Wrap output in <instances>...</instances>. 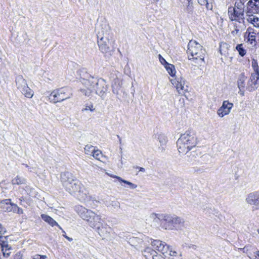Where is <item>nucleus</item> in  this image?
<instances>
[{"label": "nucleus", "instance_id": "1", "mask_svg": "<svg viewBox=\"0 0 259 259\" xmlns=\"http://www.w3.org/2000/svg\"><path fill=\"white\" fill-rule=\"evenodd\" d=\"M101 30L97 34L98 45L101 52L105 56H111L114 51L113 41L108 38L109 27L108 25H102Z\"/></svg>", "mask_w": 259, "mask_h": 259}, {"label": "nucleus", "instance_id": "2", "mask_svg": "<svg viewBox=\"0 0 259 259\" xmlns=\"http://www.w3.org/2000/svg\"><path fill=\"white\" fill-rule=\"evenodd\" d=\"M60 180L63 187L70 194H75L80 192L82 185L71 172L65 171L61 173Z\"/></svg>", "mask_w": 259, "mask_h": 259}, {"label": "nucleus", "instance_id": "3", "mask_svg": "<svg viewBox=\"0 0 259 259\" xmlns=\"http://www.w3.org/2000/svg\"><path fill=\"white\" fill-rule=\"evenodd\" d=\"M197 144V138L195 133L190 131L182 134L177 142L179 152L185 154L195 148Z\"/></svg>", "mask_w": 259, "mask_h": 259}, {"label": "nucleus", "instance_id": "4", "mask_svg": "<svg viewBox=\"0 0 259 259\" xmlns=\"http://www.w3.org/2000/svg\"><path fill=\"white\" fill-rule=\"evenodd\" d=\"M187 53L192 57L191 58H189V60L192 61L193 65H202L204 64L205 50L195 40H191L189 41Z\"/></svg>", "mask_w": 259, "mask_h": 259}, {"label": "nucleus", "instance_id": "5", "mask_svg": "<svg viewBox=\"0 0 259 259\" xmlns=\"http://www.w3.org/2000/svg\"><path fill=\"white\" fill-rule=\"evenodd\" d=\"M79 72L80 78L87 80V82L91 84L93 91H95L99 96L103 97L108 89L105 80L102 78L97 79L91 77L84 69L80 70Z\"/></svg>", "mask_w": 259, "mask_h": 259}, {"label": "nucleus", "instance_id": "6", "mask_svg": "<svg viewBox=\"0 0 259 259\" xmlns=\"http://www.w3.org/2000/svg\"><path fill=\"white\" fill-rule=\"evenodd\" d=\"M72 96L71 89L68 87H64L53 91L48 97L51 102L56 103L69 99Z\"/></svg>", "mask_w": 259, "mask_h": 259}, {"label": "nucleus", "instance_id": "7", "mask_svg": "<svg viewBox=\"0 0 259 259\" xmlns=\"http://www.w3.org/2000/svg\"><path fill=\"white\" fill-rule=\"evenodd\" d=\"M78 215L83 220L87 221L91 227L95 226L94 224L100 220L101 216L97 215L91 210L88 209L82 206L77 207Z\"/></svg>", "mask_w": 259, "mask_h": 259}, {"label": "nucleus", "instance_id": "8", "mask_svg": "<svg viewBox=\"0 0 259 259\" xmlns=\"http://www.w3.org/2000/svg\"><path fill=\"white\" fill-rule=\"evenodd\" d=\"M161 217L163 218L162 227L166 230H172L175 228L183 226L184 220L175 215L164 214Z\"/></svg>", "mask_w": 259, "mask_h": 259}, {"label": "nucleus", "instance_id": "9", "mask_svg": "<svg viewBox=\"0 0 259 259\" xmlns=\"http://www.w3.org/2000/svg\"><path fill=\"white\" fill-rule=\"evenodd\" d=\"M92 228L95 229L102 239L108 241L111 240L112 229L101 219L94 224Z\"/></svg>", "mask_w": 259, "mask_h": 259}, {"label": "nucleus", "instance_id": "10", "mask_svg": "<svg viewBox=\"0 0 259 259\" xmlns=\"http://www.w3.org/2000/svg\"><path fill=\"white\" fill-rule=\"evenodd\" d=\"M17 88L26 97L31 98L33 95V91L27 85L26 80L22 75L16 77Z\"/></svg>", "mask_w": 259, "mask_h": 259}, {"label": "nucleus", "instance_id": "11", "mask_svg": "<svg viewBox=\"0 0 259 259\" xmlns=\"http://www.w3.org/2000/svg\"><path fill=\"white\" fill-rule=\"evenodd\" d=\"M228 15L231 21H235L239 23L244 22V11L231 7L228 9Z\"/></svg>", "mask_w": 259, "mask_h": 259}, {"label": "nucleus", "instance_id": "12", "mask_svg": "<svg viewBox=\"0 0 259 259\" xmlns=\"http://www.w3.org/2000/svg\"><path fill=\"white\" fill-rule=\"evenodd\" d=\"M246 203L252 206V209H259V191H255L248 194L245 199Z\"/></svg>", "mask_w": 259, "mask_h": 259}, {"label": "nucleus", "instance_id": "13", "mask_svg": "<svg viewBox=\"0 0 259 259\" xmlns=\"http://www.w3.org/2000/svg\"><path fill=\"white\" fill-rule=\"evenodd\" d=\"M151 245L154 249L161 252L163 255L168 252L169 250V246L164 242H162L159 240H152L150 239Z\"/></svg>", "mask_w": 259, "mask_h": 259}, {"label": "nucleus", "instance_id": "14", "mask_svg": "<svg viewBox=\"0 0 259 259\" xmlns=\"http://www.w3.org/2000/svg\"><path fill=\"white\" fill-rule=\"evenodd\" d=\"M171 82L180 94H184L185 92L188 91V87L185 84V80L182 77L172 79Z\"/></svg>", "mask_w": 259, "mask_h": 259}, {"label": "nucleus", "instance_id": "15", "mask_svg": "<svg viewBox=\"0 0 259 259\" xmlns=\"http://www.w3.org/2000/svg\"><path fill=\"white\" fill-rule=\"evenodd\" d=\"M259 12V0H249L247 3L246 15L255 14Z\"/></svg>", "mask_w": 259, "mask_h": 259}, {"label": "nucleus", "instance_id": "16", "mask_svg": "<svg viewBox=\"0 0 259 259\" xmlns=\"http://www.w3.org/2000/svg\"><path fill=\"white\" fill-rule=\"evenodd\" d=\"M164 214H157L152 213L150 214V215L148 217V218L146 219V221L147 223L150 224L151 226H155L158 224L159 222H161L162 225L164 218L161 217V215H164Z\"/></svg>", "mask_w": 259, "mask_h": 259}, {"label": "nucleus", "instance_id": "17", "mask_svg": "<svg viewBox=\"0 0 259 259\" xmlns=\"http://www.w3.org/2000/svg\"><path fill=\"white\" fill-rule=\"evenodd\" d=\"M256 32L253 28L249 27L245 33V37L247 39V42L250 44L254 46L256 45L257 41L256 40Z\"/></svg>", "mask_w": 259, "mask_h": 259}, {"label": "nucleus", "instance_id": "18", "mask_svg": "<svg viewBox=\"0 0 259 259\" xmlns=\"http://www.w3.org/2000/svg\"><path fill=\"white\" fill-rule=\"evenodd\" d=\"M259 85V77H256L253 75H251L250 78H249L247 85H246V90L249 92H253L254 91Z\"/></svg>", "mask_w": 259, "mask_h": 259}, {"label": "nucleus", "instance_id": "19", "mask_svg": "<svg viewBox=\"0 0 259 259\" xmlns=\"http://www.w3.org/2000/svg\"><path fill=\"white\" fill-rule=\"evenodd\" d=\"M17 205L11 203V199H5L1 202V208H3L5 211L14 212H16Z\"/></svg>", "mask_w": 259, "mask_h": 259}, {"label": "nucleus", "instance_id": "20", "mask_svg": "<svg viewBox=\"0 0 259 259\" xmlns=\"http://www.w3.org/2000/svg\"><path fill=\"white\" fill-rule=\"evenodd\" d=\"M246 79V77L245 76L244 73H242L239 75L237 80V85L239 89L238 94L242 96L244 95Z\"/></svg>", "mask_w": 259, "mask_h": 259}, {"label": "nucleus", "instance_id": "21", "mask_svg": "<svg viewBox=\"0 0 259 259\" xmlns=\"http://www.w3.org/2000/svg\"><path fill=\"white\" fill-rule=\"evenodd\" d=\"M233 106V104L232 103H230L228 101H224L217 113H229Z\"/></svg>", "mask_w": 259, "mask_h": 259}, {"label": "nucleus", "instance_id": "22", "mask_svg": "<svg viewBox=\"0 0 259 259\" xmlns=\"http://www.w3.org/2000/svg\"><path fill=\"white\" fill-rule=\"evenodd\" d=\"M169 250L164 255L167 256L169 255V259H182V252H178L176 251L173 250L172 248L169 246Z\"/></svg>", "mask_w": 259, "mask_h": 259}, {"label": "nucleus", "instance_id": "23", "mask_svg": "<svg viewBox=\"0 0 259 259\" xmlns=\"http://www.w3.org/2000/svg\"><path fill=\"white\" fill-rule=\"evenodd\" d=\"M247 17V21L248 22L251 23L253 26L259 28V18L254 14H249L248 15H246Z\"/></svg>", "mask_w": 259, "mask_h": 259}, {"label": "nucleus", "instance_id": "24", "mask_svg": "<svg viewBox=\"0 0 259 259\" xmlns=\"http://www.w3.org/2000/svg\"><path fill=\"white\" fill-rule=\"evenodd\" d=\"M230 46L226 42H221L220 45V52L222 55L227 57L229 55V50Z\"/></svg>", "mask_w": 259, "mask_h": 259}, {"label": "nucleus", "instance_id": "25", "mask_svg": "<svg viewBox=\"0 0 259 259\" xmlns=\"http://www.w3.org/2000/svg\"><path fill=\"white\" fill-rule=\"evenodd\" d=\"M121 81L118 78H115L112 82V92L114 94H118L119 90L121 87Z\"/></svg>", "mask_w": 259, "mask_h": 259}, {"label": "nucleus", "instance_id": "26", "mask_svg": "<svg viewBox=\"0 0 259 259\" xmlns=\"http://www.w3.org/2000/svg\"><path fill=\"white\" fill-rule=\"evenodd\" d=\"M41 218L46 223L49 224L52 227L57 225V223L51 217L46 214H41Z\"/></svg>", "mask_w": 259, "mask_h": 259}, {"label": "nucleus", "instance_id": "27", "mask_svg": "<svg viewBox=\"0 0 259 259\" xmlns=\"http://www.w3.org/2000/svg\"><path fill=\"white\" fill-rule=\"evenodd\" d=\"M85 81L83 83H84L86 85L88 86L87 89H81L80 90V92L84 96L89 97L92 92H93L92 87L91 86V84L87 82V80H84Z\"/></svg>", "mask_w": 259, "mask_h": 259}, {"label": "nucleus", "instance_id": "28", "mask_svg": "<svg viewBox=\"0 0 259 259\" xmlns=\"http://www.w3.org/2000/svg\"><path fill=\"white\" fill-rule=\"evenodd\" d=\"M251 66L254 70V72L251 75L259 77V67L256 60L252 59L251 62Z\"/></svg>", "mask_w": 259, "mask_h": 259}, {"label": "nucleus", "instance_id": "29", "mask_svg": "<svg viewBox=\"0 0 259 259\" xmlns=\"http://www.w3.org/2000/svg\"><path fill=\"white\" fill-rule=\"evenodd\" d=\"M155 251L150 247H147L143 251V254L146 259H150L153 254H155Z\"/></svg>", "mask_w": 259, "mask_h": 259}, {"label": "nucleus", "instance_id": "30", "mask_svg": "<svg viewBox=\"0 0 259 259\" xmlns=\"http://www.w3.org/2000/svg\"><path fill=\"white\" fill-rule=\"evenodd\" d=\"M26 181V179H24V178L17 176L12 180V184L13 185H19L25 184Z\"/></svg>", "mask_w": 259, "mask_h": 259}, {"label": "nucleus", "instance_id": "31", "mask_svg": "<svg viewBox=\"0 0 259 259\" xmlns=\"http://www.w3.org/2000/svg\"><path fill=\"white\" fill-rule=\"evenodd\" d=\"M236 50L238 51L239 55L241 57L244 56L246 54V50L244 48L242 44H238L236 46Z\"/></svg>", "mask_w": 259, "mask_h": 259}, {"label": "nucleus", "instance_id": "32", "mask_svg": "<svg viewBox=\"0 0 259 259\" xmlns=\"http://www.w3.org/2000/svg\"><path fill=\"white\" fill-rule=\"evenodd\" d=\"M198 3L200 5H205L206 8L207 10H211L213 8L212 3H210L209 0H197Z\"/></svg>", "mask_w": 259, "mask_h": 259}, {"label": "nucleus", "instance_id": "33", "mask_svg": "<svg viewBox=\"0 0 259 259\" xmlns=\"http://www.w3.org/2000/svg\"><path fill=\"white\" fill-rule=\"evenodd\" d=\"M114 178H116L119 182H122L124 184L127 185L130 188L132 189H135L137 187V186L136 184H134L130 182L122 179L120 177L118 176H115Z\"/></svg>", "mask_w": 259, "mask_h": 259}, {"label": "nucleus", "instance_id": "34", "mask_svg": "<svg viewBox=\"0 0 259 259\" xmlns=\"http://www.w3.org/2000/svg\"><path fill=\"white\" fill-rule=\"evenodd\" d=\"M164 67L170 76H174L175 75L176 69L174 65L171 64H168Z\"/></svg>", "mask_w": 259, "mask_h": 259}, {"label": "nucleus", "instance_id": "35", "mask_svg": "<svg viewBox=\"0 0 259 259\" xmlns=\"http://www.w3.org/2000/svg\"><path fill=\"white\" fill-rule=\"evenodd\" d=\"M6 239V237H3V236H0V242L2 248V250H4L5 249L10 248L9 247V244L7 241H5Z\"/></svg>", "mask_w": 259, "mask_h": 259}, {"label": "nucleus", "instance_id": "36", "mask_svg": "<svg viewBox=\"0 0 259 259\" xmlns=\"http://www.w3.org/2000/svg\"><path fill=\"white\" fill-rule=\"evenodd\" d=\"M141 242H142L141 239L138 238L137 237H133L130 239V243L131 245L134 246L135 247H137L138 246V244H139Z\"/></svg>", "mask_w": 259, "mask_h": 259}, {"label": "nucleus", "instance_id": "37", "mask_svg": "<svg viewBox=\"0 0 259 259\" xmlns=\"http://www.w3.org/2000/svg\"><path fill=\"white\" fill-rule=\"evenodd\" d=\"M245 2V0H238L235 3V8L242 10L244 11V4Z\"/></svg>", "mask_w": 259, "mask_h": 259}, {"label": "nucleus", "instance_id": "38", "mask_svg": "<svg viewBox=\"0 0 259 259\" xmlns=\"http://www.w3.org/2000/svg\"><path fill=\"white\" fill-rule=\"evenodd\" d=\"M84 152L86 154L92 155V153L95 150V147L91 145H87L84 148Z\"/></svg>", "mask_w": 259, "mask_h": 259}, {"label": "nucleus", "instance_id": "39", "mask_svg": "<svg viewBox=\"0 0 259 259\" xmlns=\"http://www.w3.org/2000/svg\"><path fill=\"white\" fill-rule=\"evenodd\" d=\"M95 158L100 161H101V158L102 157L103 155L101 152L100 150H97L93 151L92 153V155Z\"/></svg>", "mask_w": 259, "mask_h": 259}, {"label": "nucleus", "instance_id": "40", "mask_svg": "<svg viewBox=\"0 0 259 259\" xmlns=\"http://www.w3.org/2000/svg\"><path fill=\"white\" fill-rule=\"evenodd\" d=\"M95 108L94 107L93 104L88 105L85 106L84 108L82 109V112L85 111H90V112H94Z\"/></svg>", "mask_w": 259, "mask_h": 259}, {"label": "nucleus", "instance_id": "41", "mask_svg": "<svg viewBox=\"0 0 259 259\" xmlns=\"http://www.w3.org/2000/svg\"><path fill=\"white\" fill-rule=\"evenodd\" d=\"M185 11L189 13V14H192L193 11V6L192 3H189L185 9Z\"/></svg>", "mask_w": 259, "mask_h": 259}, {"label": "nucleus", "instance_id": "42", "mask_svg": "<svg viewBox=\"0 0 259 259\" xmlns=\"http://www.w3.org/2000/svg\"><path fill=\"white\" fill-rule=\"evenodd\" d=\"M158 139L161 145H165L167 142L166 137L163 135H160L158 137Z\"/></svg>", "mask_w": 259, "mask_h": 259}, {"label": "nucleus", "instance_id": "43", "mask_svg": "<svg viewBox=\"0 0 259 259\" xmlns=\"http://www.w3.org/2000/svg\"><path fill=\"white\" fill-rule=\"evenodd\" d=\"M158 58L160 62L165 67L169 63L166 62V61L162 57V56L159 54L158 55Z\"/></svg>", "mask_w": 259, "mask_h": 259}, {"label": "nucleus", "instance_id": "44", "mask_svg": "<svg viewBox=\"0 0 259 259\" xmlns=\"http://www.w3.org/2000/svg\"><path fill=\"white\" fill-rule=\"evenodd\" d=\"M111 205L112 206H113L114 208H120V203L117 201H112L111 202Z\"/></svg>", "mask_w": 259, "mask_h": 259}, {"label": "nucleus", "instance_id": "45", "mask_svg": "<svg viewBox=\"0 0 259 259\" xmlns=\"http://www.w3.org/2000/svg\"><path fill=\"white\" fill-rule=\"evenodd\" d=\"M10 250V248H8V249H5V250H2L3 254L5 256L8 257L10 255V254L11 253Z\"/></svg>", "mask_w": 259, "mask_h": 259}, {"label": "nucleus", "instance_id": "46", "mask_svg": "<svg viewBox=\"0 0 259 259\" xmlns=\"http://www.w3.org/2000/svg\"><path fill=\"white\" fill-rule=\"evenodd\" d=\"M250 259H259V251L249 256Z\"/></svg>", "mask_w": 259, "mask_h": 259}, {"label": "nucleus", "instance_id": "47", "mask_svg": "<svg viewBox=\"0 0 259 259\" xmlns=\"http://www.w3.org/2000/svg\"><path fill=\"white\" fill-rule=\"evenodd\" d=\"M46 258V255H40L39 254H36L33 257L32 259H45Z\"/></svg>", "mask_w": 259, "mask_h": 259}, {"label": "nucleus", "instance_id": "48", "mask_svg": "<svg viewBox=\"0 0 259 259\" xmlns=\"http://www.w3.org/2000/svg\"><path fill=\"white\" fill-rule=\"evenodd\" d=\"M152 259H161V257L160 255H158L156 251H155V254H153V255L151 256Z\"/></svg>", "mask_w": 259, "mask_h": 259}, {"label": "nucleus", "instance_id": "49", "mask_svg": "<svg viewBox=\"0 0 259 259\" xmlns=\"http://www.w3.org/2000/svg\"><path fill=\"white\" fill-rule=\"evenodd\" d=\"M239 33V29L238 28H237V27L236 26V28H235V29L234 30H233L231 32V33L234 35H238Z\"/></svg>", "mask_w": 259, "mask_h": 259}, {"label": "nucleus", "instance_id": "50", "mask_svg": "<svg viewBox=\"0 0 259 259\" xmlns=\"http://www.w3.org/2000/svg\"><path fill=\"white\" fill-rule=\"evenodd\" d=\"M6 232V229L0 224V234H4Z\"/></svg>", "mask_w": 259, "mask_h": 259}, {"label": "nucleus", "instance_id": "51", "mask_svg": "<svg viewBox=\"0 0 259 259\" xmlns=\"http://www.w3.org/2000/svg\"><path fill=\"white\" fill-rule=\"evenodd\" d=\"M16 212L18 214H22L23 213V210L22 208L19 207L18 205L17 206Z\"/></svg>", "mask_w": 259, "mask_h": 259}, {"label": "nucleus", "instance_id": "52", "mask_svg": "<svg viewBox=\"0 0 259 259\" xmlns=\"http://www.w3.org/2000/svg\"><path fill=\"white\" fill-rule=\"evenodd\" d=\"M137 168H139V170L141 171H143V172H144L145 171V168H143V167H139V166H137L136 167Z\"/></svg>", "mask_w": 259, "mask_h": 259}, {"label": "nucleus", "instance_id": "53", "mask_svg": "<svg viewBox=\"0 0 259 259\" xmlns=\"http://www.w3.org/2000/svg\"><path fill=\"white\" fill-rule=\"evenodd\" d=\"M55 226H57L59 229L61 230L62 231V232L64 234H65V232L62 229L61 227L57 223V225H55Z\"/></svg>", "mask_w": 259, "mask_h": 259}, {"label": "nucleus", "instance_id": "54", "mask_svg": "<svg viewBox=\"0 0 259 259\" xmlns=\"http://www.w3.org/2000/svg\"><path fill=\"white\" fill-rule=\"evenodd\" d=\"M64 237L69 241H72L73 240L72 238H70L67 236H64Z\"/></svg>", "mask_w": 259, "mask_h": 259}, {"label": "nucleus", "instance_id": "55", "mask_svg": "<svg viewBox=\"0 0 259 259\" xmlns=\"http://www.w3.org/2000/svg\"><path fill=\"white\" fill-rule=\"evenodd\" d=\"M117 137L119 139V143H121V138L119 137V136L118 135H117Z\"/></svg>", "mask_w": 259, "mask_h": 259}, {"label": "nucleus", "instance_id": "56", "mask_svg": "<svg viewBox=\"0 0 259 259\" xmlns=\"http://www.w3.org/2000/svg\"><path fill=\"white\" fill-rule=\"evenodd\" d=\"M159 1V0H153V1L154 2H158Z\"/></svg>", "mask_w": 259, "mask_h": 259}, {"label": "nucleus", "instance_id": "57", "mask_svg": "<svg viewBox=\"0 0 259 259\" xmlns=\"http://www.w3.org/2000/svg\"><path fill=\"white\" fill-rule=\"evenodd\" d=\"M71 1H72L73 3H75L76 0H71Z\"/></svg>", "mask_w": 259, "mask_h": 259}, {"label": "nucleus", "instance_id": "58", "mask_svg": "<svg viewBox=\"0 0 259 259\" xmlns=\"http://www.w3.org/2000/svg\"><path fill=\"white\" fill-rule=\"evenodd\" d=\"M187 1L189 2V3H192L191 1V0H187Z\"/></svg>", "mask_w": 259, "mask_h": 259}, {"label": "nucleus", "instance_id": "59", "mask_svg": "<svg viewBox=\"0 0 259 259\" xmlns=\"http://www.w3.org/2000/svg\"><path fill=\"white\" fill-rule=\"evenodd\" d=\"M25 166H26V167H28V165H27V164H25Z\"/></svg>", "mask_w": 259, "mask_h": 259}, {"label": "nucleus", "instance_id": "60", "mask_svg": "<svg viewBox=\"0 0 259 259\" xmlns=\"http://www.w3.org/2000/svg\"><path fill=\"white\" fill-rule=\"evenodd\" d=\"M224 114H222V116H221V117H223L224 116Z\"/></svg>", "mask_w": 259, "mask_h": 259}, {"label": "nucleus", "instance_id": "61", "mask_svg": "<svg viewBox=\"0 0 259 259\" xmlns=\"http://www.w3.org/2000/svg\"><path fill=\"white\" fill-rule=\"evenodd\" d=\"M120 150L121 151H122V148L121 147L120 148Z\"/></svg>", "mask_w": 259, "mask_h": 259}, {"label": "nucleus", "instance_id": "62", "mask_svg": "<svg viewBox=\"0 0 259 259\" xmlns=\"http://www.w3.org/2000/svg\"><path fill=\"white\" fill-rule=\"evenodd\" d=\"M63 236L64 237V236H66V234H63Z\"/></svg>", "mask_w": 259, "mask_h": 259}, {"label": "nucleus", "instance_id": "63", "mask_svg": "<svg viewBox=\"0 0 259 259\" xmlns=\"http://www.w3.org/2000/svg\"><path fill=\"white\" fill-rule=\"evenodd\" d=\"M258 233H259V229H258Z\"/></svg>", "mask_w": 259, "mask_h": 259}]
</instances>
